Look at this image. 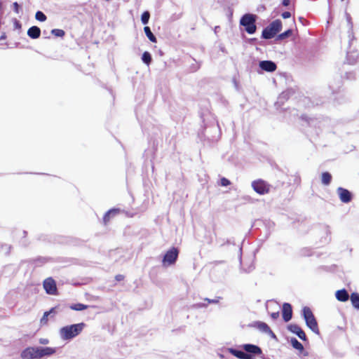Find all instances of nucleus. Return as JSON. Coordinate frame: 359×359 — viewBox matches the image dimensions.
I'll return each instance as SVG.
<instances>
[{
  "label": "nucleus",
  "instance_id": "423d86ee",
  "mask_svg": "<svg viewBox=\"0 0 359 359\" xmlns=\"http://www.w3.org/2000/svg\"><path fill=\"white\" fill-rule=\"evenodd\" d=\"M241 347L245 351L248 358L245 359H255L256 356L263 358L262 349L257 345L253 344H244Z\"/></svg>",
  "mask_w": 359,
  "mask_h": 359
},
{
  "label": "nucleus",
  "instance_id": "412c9836",
  "mask_svg": "<svg viewBox=\"0 0 359 359\" xmlns=\"http://www.w3.org/2000/svg\"><path fill=\"white\" fill-rule=\"evenodd\" d=\"M292 346L299 351V352H303L304 351V346L301 342H299L295 337H292L290 340Z\"/></svg>",
  "mask_w": 359,
  "mask_h": 359
},
{
  "label": "nucleus",
  "instance_id": "864d4df0",
  "mask_svg": "<svg viewBox=\"0 0 359 359\" xmlns=\"http://www.w3.org/2000/svg\"><path fill=\"white\" fill-rule=\"evenodd\" d=\"M2 8H3V4H2V3L0 1V11H1Z\"/></svg>",
  "mask_w": 359,
  "mask_h": 359
},
{
  "label": "nucleus",
  "instance_id": "09e8293b",
  "mask_svg": "<svg viewBox=\"0 0 359 359\" xmlns=\"http://www.w3.org/2000/svg\"><path fill=\"white\" fill-rule=\"evenodd\" d=\"M298 20L302 25H305L306 20L303 17H299Z\"/></svg>",
  "mask_w": 359,
  "mask_h": 359
},
{
  "label": "nucleus",
  "instance_id": "ddd939ff",
  "mask_svg": "<svg viewBox=\"0 0 359 359\" xmlns=\"http://www.w3.org/2000/svg\"><path fill=\"white\" fill-rule=\"evenodd\" d=\"M282 317L285 322H289L292 318V306L290 303L285 302L282 306Z\"/></svg>",
  "mask_w": 359,
  "mask_h": 359
},
{
  "label": "nucleus",
  "instance_id": "603ef678",
  "mask_svg": "<svg viewBox=\"0 0 359 359\" xmlns=\"http://www.w3.org/2000/svg\"><path fill=\"white\" fill-rule=\"evenodd\" d=\"M346 15H347V21L348 22V23L351 24V16L348 14H346Z\"/></svg>",
  "mask_w": 359,
  "mask_h": 359
},
{
  "label": "nucleus",
  "instance_id": "ea45409f",
  "mask_svg": "<svg viewBox=\"0 0 359 359\" xmlns=\"http://www.w3.org/2000/svg\"><path fill=\"white\" fill-rule=\"evenodd\" d=\"M241 270L243 271L245 273H250V271H252L254 269H255V266L253 264H251L248 269H244L243 266H241Z\"/></svg>",
  "mask_w": 359,
  "mask_h": 359
},
{
  "label": "nucleus",
  "instance_id": "2f4dec72",
  "mask_svg": "<svg viewBox=\"0 0 359 359\" xmlns=\"http://www.w3.org/2000/svg\"><path fill=\"white\" fill-rule=\"evenodd\" d=\"M48 260V259L47 257H39L34 260V262L36 266H39L46 263Z\"/></svg>",
  "mask_w": 359,
  "mask_h": 359
},
{
  "label": "nucleus",
  "instance_id": "f03ea898",
  "mask_svg": "<svg viewBox=\"0 0 359 359\" xmlns=\"http://www.w3.org/2000/svg\"><path fill=\"white\" fill-rule=\"evenodd\" d=\"M86 326L84 323L72 324L61 327L59 330L60 337L62 340L69 341L75 338Z\"/></svg>",
  "mask_w": 359,
  "mask_h": 359
},
{
  "label": "nucleus",
  "instance_id": "f8f14e48",
  "mask_svg": "<svg viewBox=\"0 0 359 359\" xmlns=\"http://www.w3.org/2000/svg\"><path fill=\"white\" fill-rule=\"evenodd\" d=\"M259 67L266 72H273L277 69L276 62L272 60H261L259 62Z\"/></svg>",
  "mask_w": 359,
  "mask_h": 359
},
{
  "label": "nucleus",
  "instance_id": "dca6fc26",
  "mask_svg": "<svg viewBox=\"0 0 359 359\" xmlns=\"http://www.w3.org/2000/svg\"><path fill=\"white\" fill-rule=\"evenodd\" d=\"M41 29L37 26H32L27 30V35L32 39H39L41 36Z\"/></svg>",
  "mask_w": 359,
  "mask_h": 359
},
{
  "label": "nucleus",
  "instance_id": "6e6d98bb",
  "mask_svg": "<svg viewBox=\"0 0 359 359\" xmlns=\"http://www.w3.org/2000/svg\"><path fill=\"white\" fill-rule=\"evenodd\" d=\"M250 41H257V39L256 38H252V39H250Z\"/></svg>",
  "mask_w": 359,
  "mask_h": 359
},
{
  "label": "nucleus",
  "instance_id": "2eb2a0df",
  "mask_svg": "<svg viewBox=\"0 0 359 359\" xmlns=\"http://www.w3.org/2000/svg\"><path fill=\"white\" fill-rule=\"evenodd\" d=\"M335 297L338 301L341 302H346L350 298L347 290L344 288L337 290L335 292Z\"/></svg>",
  "mask_w": 359,
  "mask_h": 359
},
{
  "label": "nucleus",
  "instance_id": "0eeeda50",
  "mask_svg": "<svg viewBox=\"0 0 359 359\" xmlns=\"http://www.w3.org/2000/svg\"><path fill=\"white\" fill-rule=\"evenodd\" d=\"M179 250L175 247H172L164 255L162 263L164 266H171L175 264L179 256Z\"/></svg>",
  "mask_w": 359,
  "mask_h": 359
},
{
  "label": "nucleus",
  "instance_id": "de8ad7c7",
  "mask_svg": "<svg viewBox=\"0 0 359 359\" xmlns=\"http://www.w3.org/2000/svg\"><path fill=\"white\" fill-rule=\"evenodd\" d=\"M115 278L117 281H121L123 280L124 276L123 275L118 274L116 276Z\"/></svg>",
  "mask_w": 359,
  "mask_h": 359
},
{
  "label": "nucleus",
  "instance_id": "393cba45",
  "mask_svg": "<svg viewBox=\"0 0 359 359\" xmlns=\"http://www.w3.org/2000/svg\"><path fill=\"white\" fill-rule=\"evenodd\" d=\"M293 33V30L292 29H288L286 31L283 32V33L279 34L277 37V41H282L286 39H288L292 36Z\"/></svg>",
  "mask_w": 359,
  "mask_h": 359
},
{
  "label": "nucleus",
  "instance_id": "49530a36",
  "mask_svg": "<svg viewBox=\"0 0 359 359\" xmlns=\"http://www.w3.org/2000/svg\"><path fill=\"white\" fill-rule=\"evenodd\" d=\"M290 4V0H283L282 5L284 6H288Z\"/></svg>",
  "mask_w": 359,
  "mask_h": 359
},
{
  "label": "nucleus",
  "instance_id": "3c124183",
  "mask_svg": "<svg viewBox=\"0 0 359 359\" xmlns=\"http://www.w3.org/2000/svg\"><path fill=\"white\" fill-rule=\"evenodd\" d=\"M6 34H2V35L0 36V41H2V40H4V39H6Z\"/></svg>",
  "mask_w": 359,
  "mask_h": 359
},
{
  "label": "nucleus",
  "instance_id": "5701e85b",
  "mask_svg": "<svg viewBox=\"0 0 359 359\" xmlns=\"http://www.w3.org/2000/svg\"><path fill=\"white\" fill-rule=\"evenodd\" d=\"M332 175L329 172H323L321 175L322 184L328 186L332 181Z\"/></svg>",
  "mask_w": 359,
  "mask_h": 359
},
{
  "label": "nucleus",
  "instance_id": "a878e982",
  "mask_svg": "<svg viewBox=\"0 0 359 359\" xmlns=\"http://www.w3.org/2000/svg\"><path fill=\"white\" fill-rule=\"evenodd\" d=\"M88 307V305L82 304V303L72 304L69 306V308L72 310L77 311H83V310L86 309Z\"/></svg>",
  "mask_w": 359,
  "mask_h": 359
},
{
  "label": "nucleus",
  "instance_id": "58836bf2",
  "mask_svg": "<svg viewBox=\"0 0 359 359\" xmlns=\"http://www.w3.org/2000/svg\"><path fill=\"white\" fill-rule=\"evenodd\" d=\"M224 245H236L233 240L226 239L225 241L223 240V242L221 243V246Z\"/></svg>",
  "mask_w": 359,
  "mask_h": 359
},
{
  "label": "nucleus",
  "instance_id": "20e7f679",
  "mask_svg": "<svg viewBox=\"0 0 359 359\" xmlns=\"http://www.w3.org/2000/svg\"><path fill=\"white\" fill-rule=\"evenodd\" d=\"M282 29V22L277 19L272 21L267 27L263 29L262 38L264 39H271L275 37Z\"/></svg>",
  "mask_w": 359,
  "mask_h": 359
},
{
  "label": "nucleus",
  "instance_id": "c9c22d12",
  "mask_svg": "<svg viewBox=\"0 0 359 359\" xmlns=\"http://www.w3.org/2000/svg\"><path fill=\"white\" fill-rule=\"evenodd\" d=\"M200 67H201L200 64H198V63L197 64H192L190 66V70L192 72H196L197 70H198L200 69Z\"/></svg>",
  "mask_w": 359,
  "mask_h": 359
},
{
  "label": "nucleus",
  "instance_id": "39448f33",
  "mask_svg": "<svg viewBox=\"0 0 359 359\" xmlns=\"http://www.w3.org/2000/svg\"><path fill=\"white\" fill-rule=\"evenodd\" d=\"M302 317L305 320L306 326L315 334H320L318 322L309 307L304 306L302 309Z\"/></svg>",
  "mask_w": 359,
  "mask_h": 359
},
{
  "label": "nucleus",
  "instance_id": "c03bdc74",
  "mask_svg": "<svg viewBox=\"0 0 359 359\" xmlns=\"http://www.w3.org/2000/svg\"><path fill=\"white\" fill-rule=\"evenodd\" d=\"M39 343H40L41 344H44V345H45V344H48L49 343V341H48V339L41 338V339H39Z\"/></svg>",
  "mask_w": 359,
  "mask_h": 359
},
{
  "label": "nucleus",
  "instance_id": "1a4fd4ad",
  "mask_svg": "<svg viewBox=\"0 0 359 359\" xmlns=\"http://www.w3.org/2000/svg\"><path fill=\"white\" fill-rule=\"evenodd\" d=\"M43 288L48 294H57V289L55 280L51 278H47L43 280Z\"/></svg>",
  "mask_w": 359,
  "mask_h": 359
},
{
  "label": "nucleus",
  "instance_id": "a18cd8bd",
  "mask_svg": "<svg viewBox=\"0 0 359 359\" xmlns=\"http://www.w3.org/2000/svg\"><path fill=\"white\" fill-rule=\"evenodd\" d=\"M1 248H6V253L7 255H8V254H9V252H10V250H11V245H6V244H5V245H1Z\"/></svg>",
  "mask_w": 359,
  "mask_h": 359
},
{
  "label": "nucleus",
  "instance_id": "a211bd4d",
  "mask_svg": "<svg viewBox=\"0 0 359 359\" xmlns=\"http://www.w3.org/2000/svg\"><path fill=\"white\" fill-rule=\"evenodd\" d=\"M289 97L290 93L288 91H284L280 93L275 103L276 108L278 109L280 107L284 104V102L289 99Z\"/></svg>",
  "mask_w": 359,
  "mask_h": 359
},
{
  "label": "nucleus",
  "instance_id": "9b49d317",
  "mask_svg": "<svg viewBox=\"0 0 359 359\" xmlns=\"http://www.w3.org/2000/svg\"><path fill=\"white\" fill-rule=\"evenodd\" d=\"M287 329L290 332L297 335L303 341H307L308 338L304 332V330L297 324H289L287 326Z\"/></svg>",
  "mask_w": 359,
  "mask_h": 359
},
{
  "label": "nucleus",
  "instance_id": "4c0bfd02",
  "mask_svg": "<svg viewBox=\"0 0 359 359\" xmlns=\"http://www.w3.org/2000/svg\"><path fill=\"white\" fill-rule=\"evenodd\" d=\"M13 25H14V28L16 29H20L22 27V25H21L20 22L19 20H18L17 19H14Z\"/></svg>",
  "mask_w": 359,
  "mask_h": 359
},
{
  "label": "nucleus",
  "instance_id": "f257e3e1",
  "mask_svg": "<svg viewBox=\"0 0 359 359\" xmlns=\"http://www.w3.org/2000/svg\"><path fill=\"white\" fill-rule=\"evenodd\" d=\"M56 352L55 348L48 346H29L25 348L20 354L22 359H40L50 356Z\"/></svg>",
  "mask_w": 359,
  "mask_h": 359
},
{
  "label": "nucleus",
  "instance_id": "4468645a",
  "mask_svg": "<svg viewBox=\"0 0 359 359\" xmlns=\"http://www.w3.org/2000/svg\"><path fill=\"white\" fill-rule=\"evenodd\" d=\"M250 327H252L258 329L260 332L266 334L271 329L270 327L264 322L262 321H255L249 325Z\"/></svg>",
  "mask_w": 359,
  "mask_h": 359
},
{
  "label": "nucleus",
  "instance_id": "a19ab883",
  "mask_svg": "<svg viewBox=\"0 0 359 359\" xmlns=\"http://www.w3.org/2000/svg\"><path fill=\"white\" fill-rule=\"evenodd\" d=\"M267 334H269L272 339L278 341V338L276 337V335L275 334V333L271 330V329H270L268 332L266 333Z\"/></svg>",
  "mask_w": 359,
  "mask_h": 359
},
{
  "label": "nucleus",
  "instance_id": "7c9ffc66",
  "mask_svg": "<svg viewBox=\"0 0 359 359\" xmlns=\"http://www.w3.org/2000/svg\"><path fill=\"white\" fill-rule=\"evenodd\" d=\"M51 34L56 37H62L65 34V32L61 29H53Z\"/></svg>",
  "mask_w": 359,
  "mask_h": 359
},
{
  "label": "nucleus",
  "instance_id": "5fc2aeb1",
  "mask_svg": "<svg viewBox=\"0 0 359 359\" xmlns=\"http://www.w3.org/2000/svg\"><path fill=\"white\" fill-rule=\"evenodd\" d=\"M302 118H303V119H304V118H305L304 116H302ZM305 120H306V121H308V124H309V125L311 124V123H310V121H308L307 119H305Z\"/></svg>",
  "mask_w": 359,
  "mask_h": 359
},
{
  "label": "nucleus",
  "instance_id": "7ed1b4c3",
  "mask_svg": "<svg viewBox=\"0 0 359 359\" xmlns=\"http://www.w3.org/2000/svg\"><path fill=\"white\" fill-rule=\"evenodd\" d=\"M257 15L247 13L243 14L240 19V25L244 27L245 31L249 34H254L257 31L256 21Z\"/></svg>",
  "mask_w": 359,
  "mask_h": 359
},
{
  "label": "nucleus",
  "instance_id": "c756f323",
  "mask_svg": "<svg viewBox=\"0 0 359 359\" xmlns=\"http://www.w3.org/2000/svg\"><path fill=\"white\" fill-rule=\"evenodd\" d=\"M35 19L39 22H45L47 17L42 11H38L35 13Z\"/></svg>",
  "mask_w": 359,
  "mask_h": 359
},
{
  "label": "nucleus",
  "instance_id": "cd10ccee",
  "mask_svg": "<svg viewBox=\"0 0 359 359\" xmlns=\"http://www.w3.org/2000/svg\"><path fill=\"white\" fill-rule=\"evenodd\" d=\"M150 18V13L148 11H144L141 15V22L143 25H146L149 23Z\"/></svg>",
  "mask_w": 359,
  "mask_h": 359
},
{
  "label": "nucleus",
  "instance_id": "b1692460",
  "mask_svg": "<svg viewBox=\"0 0 359 359\" xmlns=\"http://www.w3.org/2000/svg\"><path fill=\"white\" fill-rule=\"evenodd\" d=\"M143 63L149 66L152 62L151 54L149 51H144L141 57Z\"/></svg>",
  "mask_w": 359,
  "mask_h": 359
},
{
  "label": "nucleus",
  "instance_id": "72a5a7b5",
  "mask_svg": "<svg viewBox=\"0 0 359 359\" xmlns=\"http://www.w3.org/2000/svg\"><path fill=\"white\" fill-rule=\"evenodd\" d=\"M13 11L17 14H18L20 13V11H21L20 5L18 2H14L13 4Z\"/></svg>",
  "mask_w": 359,
  "mask_h": 359
},
{
  "label": "nucleus",
  "instance_id": "37998d69",
  "mask_svg": "<svg viewBox=\"0 0 359 359\" xmlns=\"http://www.w3.org/2000/svg\"><path fill=\"white\" fill-rule=\"evenodd\" d=\"M280 313L279 311L273 312L271 313V317L273 320H276L279 318Z\"/></svg>",
  "mask_w": 359,
  "mask_h": 359
},
{
  "label": "nucleus",
  "instance_id": "c85d7f7f",
  "mask_svg": "<svg viewBox=\"0 0 359 359\" xmlns=\"http://www.w3.org/2000/svg\"><path fill=\"white\" fill-rule=\"evenodd\" d=\"M55 312V308H51L49 311L44 312L42 318H41V323L46 324L48 321V315L53 313Z\"/></svg>",
  "mask_w": 359,
  "mask_h": 359
},
{
  "label": "nucleus",
  "instance_id": "473e14b6",
  "mask_svg": "<svg viewBox=\"0 0 359 359\" xmlns=\"http://www.w3.org/2000/svg\"><path fill=\"white\" fill-rule=\"evenodd\" d=\"M231 184V181L226 178V177H222L220 179V185L222 187H227Z\"/></svg>",
  "mask_w": 359,
  "mask_h": 359
},
{
  "label": "nucleus",
  "instance_id": "6e6552de",
  "mask_svg": "<svg viewBox=\"0 0 359 359\" xmlns=\"http://www.w3.org/2000/svg\"><path fill=\"white\" fill-rule=\"evenodd\" d=\"M253 190L259 195H264L270 191L271 186L262 179L255 180L251 184Z\"/></svg>",
  "mask_w": 359,
  "mask_h": 359
},
{
  "label": "nucleus",
  "instance_id": "79ce46f5",
  "mask_svg": "<svg viewBox=\"0 0 359 359\" xmlns=\"http://www.w3.org/2000/svg\"><path fill=\"white\" fill-rule=\"evenodd\" d=\"M281 16L284 19H287L291 17V13L289 11H285V12L282 13Z\"/></svg>",
  "mask_w": 359,
  "mask_h": 359
},
{
  "label": "nucleus",
  "instance_id": "6ab92c4d",
  "mask_svg": "<svg viewBox=\"0 0 359 359\" xmlns=\"http://www.w3.org/2000/svg\"><path fill=\"white\" fill-rule=\"evenodd\" d=\"M227 351L238 359H245V358H248V355H245V351L234 348L233 347L228 348Z\"/></svg>",
  "mask_w": 359,
  "mask_h": 359
},
{
  "label": "nucleus",
  "instance_id": "f704fd0d",
  "mask_svg": "<svg viewBox=\"0 0 359 359\" xmlns=\"http://www.w3.org/2000/svg\"><path fill=\"white\" fill-rule=\"evenodd\" d=\"M220 299L221 297H218L217 299L205 298L204 300L207 302L208 304H217L219 303Z\"/></svg>",
  "mask_w": 359,
  "mask_h": 359
},
{
  "label": "nucleus",
  "instance_id": "f3484780",
  "mask_svg": "<svg viewBox=\"0 0 359 359\" xmlns=\"http://www.w3.org/2000/svg\"><path fill=\"white\" fill-rule=\"evenodd\" d=\"M120 211L121 210L119 208H114L106 212L103 217V222L104 224H107V223L110 220V219L116 215L117 214H118Z\"/></svg>",
  "mask_w": 359,
  "mask_h": 359
},
{
  "label": "nucleus",
  "instance_id": "bb28decb",
  "mask_svg": "<svg viewBox=\"0 0 359 359\" xmlns=\"http://www.w3.org/2000/svg\"><path fill=\"white\" fill-rule=\"evenodd\" d=\"M313 255V251L311 248H303L300 249L299 251V255L300 257H309Z\"/></svg>",
  "mask_w": 359,
  "mask_h": 359
},
{
  "label": "nucleus",
  "instance_id": "9d476101",
  "mask_svg": "<svg viewBox=\"0 0 359 359\" xmlns=\"http://www.w3.org/2000/svg\"><path fill=\"white\" fill-rule=\"evenodd\" d=\"M337 193L340 201L344 203H348L353 200V195L352 192L347 189L339 187L337 189Z\"/></svg>",
  "mask_w": 359,
  "mask_h": 359
},
{
  "label": "nucleus",
  "instance_id": "4be33fe9",
  "mask_svg": "<svg viewBox=\"0 0 359 359\" xmlns=\"http://www.w3.org/2000/svg\"><path fill=\"white\" fill-rule=\"evenodd\" d=\"M144 32L145 33V35L151 42L156 43L157 41L156 36L153 34L149 27L145 26L144 27Z\"/></svg>",
  "mask_w": 359,
  "mask_h": 359
},
{
  "label": "nucleus",
  "instance_id": "8fccbe9b",
  "mask_svg": "<svg viewBox=\"0 0 359 359\" xmlns=\"http://www.w3.org/2000/svg\"><path fill=\"white\" fill-rule=\"evenodd\" d=\"M239 252H240L239 260H240V263L241 264V260H242V257H241V255H242V246H241L239 248Z\"/></svg>",
  "mask_w": 359,
  "mask_h": 359
},
{
  "label": "nucleus",
  "instance_id": "4d7b16f0",
  "mask_svg": "<svg viewBox=\"0 0 359 359\" xmlns=\"http://www.w3.org/2000/svg\"><path fill=\"white\" fill-rule=\"evenodd\" d=\"M326 228H327V233H330V231H329V229H328L329 226H327V227H326Z\"/></svg>",
  "mask_w": 359,
  "mask_h": 359
},
{
  "label": "nucleus",
  "instance_id": "aec40b11",
  "mask_svg": "<svg viewBox=\"0 0 359 359\" xmlns=\"http://www.w3.org/2000/svg\"><path fill=\"white\" fill-rule=\"evenodd\" d=\"M350 300L353 307L357 310H359V293L354 292L350 295Z\"/></svg>",
  "mask_w": 359,
  "mask_h": 359
},
{
  "label": "nucleus",
  "instance_id": "e433bc0d",
  "mask_svg": "<svg viewBox=\"0 0 359 359\" xmlns=\"http://www.w3.org/2000/svg\"><path fill=\"white\" fill-rule=\"evenodd\" d=\"M207 306V304H205V303H196V304H194L192 307L194 308V309H201V308H204V307H206Z\"/></svg>",
  "mask_w": 359,
  "mask_h": 359
}]
</instances>
